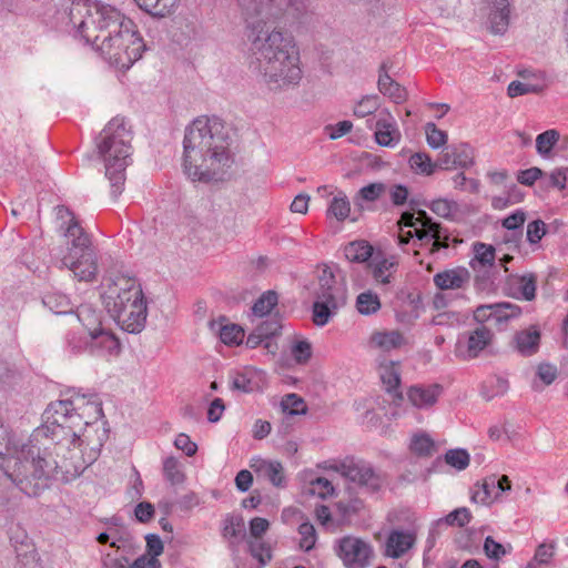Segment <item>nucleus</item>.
<instances>
[{
	"instance_id": "nucleus-1",
	"label": "nucleus",
	"mask_w": 568,
	"mask_h": 568,
	"mask_svg": "<svg viewBox=\"0 0 568 568\" xmlns=\"http://www.w3.org/2000/svg\"><path fill=\"white\" fill-rule=\"evenodd\" d=\"M244 17L251 67L270 90H285L302 79L300 54L291 38L268 21L298 19L306 12L305 0H235Z\"/></svg>"
},
{
	"instance_id": "nucleus-2",
	"label": "nucleus",
	"mask_w": 568,
	"mask_h": 568,
	"mask_svg": "<svg viewBox=\"0 0 568 568\" xmlns=\"http://www.w3.org/2000/svg\"><path fill=\"white\" fill-rule=\"evenodd\" d=\"M78 33L119 70L130 69L145 50L134 22L109 4L89 7Z\"/></svg>"
},
{
	"instance_id": "nucleus-3",
	"label": "nucleus",
	"mask_w": 568,
	"mask_h": 568,
	"mask_svg": "<svg viewBox=\"0 0 568 568\" xmlns=\"http://www.w3.org/2000/svg\"><path fill=\"white\" fill-rule=\"evenodd\" d=\"M182 160L193 182L223 181L234 162L224 123L217 118H196L185 129Z\"/></svg>"
},
{
	"instance_id": "nucleus-4",
	"label": "nucleus",
	"mask_w": 568,
	"mask_h": 568,
	"mask_svg": "<svg viewBox=\"0 0 568 568\" xmlns=\"http://www.w3.org/2000/svg\"><path fill=\"white\" fill-rule=\"evenodd\" d=\"M109 314L129 333H140L146 323L148 306L139 281L126 275L112 280L104 294Z\"/></svg>"
},
{
	"instance_id": "nucleus-5",
	"label": "nucleus",
	"mask_w": 568,
	"mask_h": 568,
	"mask_svg": "<svg viewBox=\"0 0 568 568\" xmlns=\"http://www.w3.org/2000/svg\"><path fill=\"white\" fill-rule=\"evenodd\" d=\"M133 133L123 118H113L99 135L98 150L105 165V175L111 183V193L118 197L124 186L125 169L132 159Z\"/></svg>"
},
{
	"instance_id": "nucleus-6",
	"label": "nucleus",
	"mask_w": 568,
	"mask_h": 568,
	"mask_svg": "<svg viewBox=\"0 0 568 568\" xmlns=\"http://www.w3.org/2000/svg\"><path fill=\"white\" fill-rule=\"evenodd\" d=\"M67 419L63 433L54 443V454L57 457L61 456V460L53 458L48 447L43 448L48 449L50 458L57 464L55 470L44 479V488L49 486L50 479L58 478L59 475L65 480L79 476L88 464L82 457V446L88 436L81 432L90 424L78 409L71 410Z\"/></svg>"
},
{
	"instance_id": "nucleus-7",
	"label": "nucleus",
	"mask_w": 568,
	"mask_h": 568,
	"mask_svg": "<svg viewBox=\"0 0 568 568\" xmlns=\"http://www.w3.org/2000/svg\"><path fill=\"white\" fill-rule=\"evenodd\" d=\"M399 233L398 245L404 247L414 240V245L428 250L435 254L442 248H447L450 242V234L440 223L435 222L425 211L404 212L398 221Z\"/></svg>"
},
{
	"instance_id": "nucleus-8",
	"label": "nucleus",
	"mask_w": 568,
	"mask_h": 568,
	"mask_svg": "<svg viewBox=\"0 0 568 568\" xmlns=\"http://www.w3.org/2000/svg\"><path fill=\"white\" fill-rule=\"evenodd\" d=\"M71 246L62 258V264L80 281L94 280L98 271L97 255L91 239L81 225L73 224L68 229Z\"/></svg>"
},
{
	"instance_id": "nucleus-9",
	"label": "nucleus",
	"mask_w": 568,
	"mask_h": 568,
	"mask_svg": "<svg viewBox=\"0 0 568 568\" xmlns=\"http://www.w3.org/2000/svg\"><path fill=\"white\" fill-rule=\"evenodd\" d=\"M334 469L343 477L365 488L368 493L378 491L385 483L384 476L364 460L345 458L336 463Z\"/></svg>"
},
{
	"instance_id": "nucleus-10",
	"label": "nucleus",
	"mask_w": 568,
	"mask_h": 568,
	"mask_svg": "<svg viewBox=\"0 0 568 568\" xmlns=\"http://www.w3.org/2000/svg\"><path fill=\"white\" fill-rule=\"evenodd\" d=\"M494 332L485 325L462 333L455 344V356L462 361H471L479 357L493 345Z\"/></svg>"
},
{
	"instance_id": "nucleus-11",
	"label": "nucleus",
	"mask_w": 568,
	"mask_h": 568,
	"mask_svg": "<svg viewBox=\"0 0 568 568\" xmlns=\"http://www.w3.org/2000/svg\"><path fill=\"white\" fill-rule=\"evenodd\" d=\"M335 550L346 568H367L375 556L373 546L355 536L338 539Z\"/></svg>"
},
{
	"instance_id": "nucleus-12",
	"label": "nucleus",
	"mask_w": 568,
	"mask_h": 568,
	"mask_svg": "<svg viewBox=\"0 0 568 568\" xmlns=\"http://www.w3.org/2000/svg\"><path fill=\"white\" fill-rule=\"evenodd\" d=\"M474 163L473 148L467 143L453 144L443 150L437 164L442 170L467 169Z\"/></svg>"
},
{
	"instance_id": "nucleus-13",
	"label": "nucleus",
	"mask_w": 568,
	"mask_h": 568,
	"mask_svg": "<svg viewBox=\"0 0 568 568\" xmlns=\"http://www.w3.org/2000/svg\"><path fill=\"white\" fill-rule=\"evenodd\" d=\"M398 266L396 255H387L382 251H377L373 258L368 262L367 267L377 284L386 285L393 280Z\"/></svg>"
},
{
	"instance_id": "nucleus-14",
	"label": "nucleus",
	"mask_w": 568,
	"mask_h": 568,
	"mask_svg": "<svg viewBox=\"0 0 568 568\" xmlns=\"http://www.w3.org/2000/svg\"><path fill=\"white\" fill-rule=\"evenodd\" d=\"M318 288L315 297L324 300L345 301V294L342 285L336 280L333 267L323 265L317 268Z\"/></svg>"
},
{
	"instance_id": "nucleus-15",
	"label": "nucleus",
	"mask_w": 568,
	"mask_h": 568,
	"mask_svg": "<svg viewBox=\"0 0 568 568\" xmlns=\"http://www.w3.org/2000/svg\"><path fill=\"white\" fill-rule=\"evenodd\" d=\"M74 410L73 398L61 399L49 404L45 409L47 423L50 425L48 429L51 432L52 439L57 440L63 433V426L68 422V416Z\"/></svg>"
},
{
	"instance_id": "nucleus-16",
	"label": "nucleus",
	"mask_w": 568,
	"mask_h": 568,
	"mask_svg": "<svg viewBox=\"0 0 568 568\" xmlns=\"http://www.w3.org/2000/svg\"><path fill=\"white\" fill-rule=\"evenodd\" d=\"M443 393V386L439 384H416L410 386L407 392L409 403L419 409L434 406Z\"/></svg>"
},
{
	"instance_id": "nucleus-17",
	"label": "nucleus",
	"mask_w": 568,
	"mask_h": 568,
	"mask_svg": "<svg viewBox=\"0 0 568 568\" xmlns=\"http://www.w3.org/2000/svg\"><path fill=\"white\" fill-rule=\"evenodd\" d=\"M540 338L541 333L539 327L537 325H530L515 333L513 344L520 355L531 356L538 352Z\"/></svg>"
},
{
	"instance_id": "nucleus-18",
	"label": "nucleus",
	"mask_w": 568,
	"mask_h": 568,
	"mask_svg": "<svg viewBox=\"0 0 568 568\" xmlns=\"http://www.w3.org/2000/svg\"><path fill=\"white\" fill-rule=\"evenodd\" d=\"M470 280L469 272L464 267H456L437 273L434 284L442 291L465 288Z\"/></svg>"
},
{
	"instance_id": "nucleus-19",
	"label": "nucleus",
	"mask_w": 568,
	"mask_h": 568,
	"mask_svg": "<svg viewBox=\"0 0 568 568\" xmlns=\"http://www.w3.org/2000/svg\"><path fill=\"white\" fill-rule=\"evenodd\" d=\"M376 142L382 146H394L400 141V132L390 114L378 118L375 130Z\"/></svg>"
},
{
	"instance_id": "nucleus-20",
	"label": "nucleus",
	"mask_w": 568,
	"mask_h": 568,
	"mask_svg": "<svg viewBox=\"0 0 568 568\" xmlns=\"http://www.w3.org/2000/svg\"><path fill=\"white\" fill-rule=\"evenodd\" d=\"M383 385L394 400L402 402L403 393L399 390L400 369L399 364L395 362L382 363L378 368Z\"/></svg>"
},
{
	"instance_id": "nucleus-21",
	"label": "nucleus",
	"mask_w": 568,
	"mask_h": 568,
	"mask_svg": "<svg viewBox=\"0 0 568 568\" xmlns=\"http://www.w3.org/2000/svg\"><path fill=\"white\" fill-rule=\"evenodd\" d=\"M90 346L93 352L101 355L116 356L121 351L119 338L110 331L103 327L90 335Z\"/></svg>"
},
{
	"instance_id": "nucleus-22",
	"label": "nucleus",
	"mask_w": 568,
	"mask_h": 568,
	"mask_svg": "<svg viewBox=\"0 0 568 568\" xmlns=\"http://www.w3.org/2000/svg\"><path fill=\"white\" fill-rule=\"evenodd\" d=\"M251 467L257 474L267 478L275 487H285L286 477L284 467L280 462L257 458L252 462Z\"/></svg>"
},
{
	"instance_id": "nucleus-23",
	"label": "nucleus",
	"mask_w": 568,
	"mask_h": 568,
	"mask_svg": "<svg viewBox=\"0 0 568 568\" xmlns=\"http://www.w3.org/2000/svg\"><path fill=\"white\" fill-rule=\"evenodd\" d=\"M488 21L494 33H504L509 26V2L508 0H488Z\"/></svg>"
},
{
	"instance_id": "nucleus-24",
	"label": "nucleus",
	"mask_w": 568,
	"mask_h": 568,
	"mask_svg": "<svg viewBox=\"0 0 568 568\" xmlns=\"http://www.w3.org/2000/svg\"><path fill=\"white\" fill-rule=\"evenodd\" d=\"M416 536L412 531L393 530L386 541V555L399 558L415 544Z\"/></svg>"
},
{
	"instance_id": "nucleus-25",
	"label": "nucleus",
	"mask_w": 568,
	"mask_h": 568,
	"mask_svg": "<svg viewBox=\"0 0 568 568\" xmlns=\"http://www.w3.org/2000/svg\"><path fill=\"white\" fill-rule=\"evenodd\" d=\"M405 343L404 335L397 329L374 332L369 337V347L382 352L400 348Z\"/></svg>"
},
{
	"instance_id": "nucleus-26",
	"label": "nucleus",
	"mask_w": 568,
	"mask_h": 568,
	"mask_svg": "<svg viewBox=\"0 0 568 568\" xmlns=\"http://www.w3.org/2000/svg\"><path fill=\"white\" fill-rule=\"evenodd\" d=\"M345 301H338V300H322L315 297L314 304H313V313H312V320L313 323L316 326H324L326 325L329 320L337 313V310L341 305H343Z\"/></svg>"
},
{
	"instance_id": "nucleus-27",
	"label": "nucleus",
	"mask_w": 568,
	"mask_h": 568,
	"mask_svg": "<svg viewBox=\"0 0 568 568\" xmlns=\"http://www.w3.org/2000/svg\"><path fill=\"white\" fill-rule=\"evenodd\" d=\"M73 406L74 409H78L82 414L90 425L103 417L102 404L95 396L90 398H87L85 396H75L73 398Z\"/></svg>"
},
{
	"instance_id": "nucleus-28",
	"label": "nucleus",
	"mask_w": 568,
	"mask_h": 568,
	"mask_svg": "<svg viewBox=\"0 0 568 568\" xmlns=\"http://www.w3.org/2000/svg\"><path fill=\"white\" fill-rule=\"evenodd\" d=\"M497 476L491 475L474 485L471 500L479 504H490L498 498L496 493Z\"/></svg>"
},
{
	"instance_id": "nucleus-29",
	"label": "nucleus",
	"mask_w": 568,
	"mask_h": 568,
	"mask_svg": "<svg viewBox=\"0 0 568 568\" xmlns=\"http://www.w3.org/2000/svg\"><path fill=\"white\" fill-rule=\"evenodd\" d=\"M375 253L374 247L365 240L353 241L344 247L345 257L353 263H368Z\"/></svg>"
},
{
	"instance_id": "nucleus-30",
	"label": "nucleus",
	"mask_w": 568,
	"mask_h": 568,
	"mask_svg": "<svg viewBox=\"0 0 568 568\" xmlns=\"http://www.w3.org/2000/svg\"><path fill=\"white\" fill-rule=\"evenodd\" d=\"M378 90L395 103H402L407 99L406 89L394 81L386 71L379 74Z\"/></svg>"
},
{
	"instance_id": "nucleus-31",
	"label": "nucleus",
	"mask_w": 568,
	"mask_h": 568,
	"mask_svg": "<svg viewBox=\"0 0 568 568\" xmlns=\"http://www.w3.org/2000/svg\"><path fill=\"white\" fill-rule=\"evenodd\" d=\"M520 315L521 308L517 304L509 302L495 303L491 321L501 329L509 321L518 318Z\"/></svg>"
},
{
	"instance_id": "nucleus-32",
	"label": "nucleus",
	"mask_w": 568,
	"mask_h": 568,
	"mask_svg": "<svg viewBox=\"0 0 568 568\" xmlns=\"http://www.w3.org/2000/svg\"><path fill=\"white\" fill-rule=\"evenodd\" d=\"M77 317L89 335L102 328L101 312L94 310L91 305H80L77 310Z\"/></svg>"
},
{
	"instance_id": "nucleus-33",
	"label": "nucleus",
	"mask_w": 568,
	"mask_h": 568,
	"mask_svg": "<svg viewBox=\"0 0 568 568\" xmlns=\"http://www.w3.org/2000/svg\"><path fill=\"white\" fill-rule=\"evenodd\" d=\"M257 377V373L251 368L236 372L232 378V388L243 393H252L260 387Z\"/></svg>"
},
{
	"instance_id": "nucleus-34",
	"label": "nucleus",
	"mask_w": 568,
	"mask_h": 568,
	"mask_svg": "<svg viewBox=\"0 0 568 568\" xmlns=\"http://www.w3.org/2000/svg\"><path fill=\"white\" fill-rule=\"evenodd\" d=\"M43 304L55 314H67L72 312L70 298L60 292L45 294L43 297Z\"/></svg>"
},
{
	"instance_id": "nucleus-35",
	"label": "nucleus",
	"mask_w": 568,
	"mask_h": 568,
	"mask_svg": "<svg viewBox=\"0 0 568 568\" xmlns=\"http://www.w3.org/2000/svg\"><path fill=\"white\" fill-rule=\"evenodd\" d=\"M408 162L415 173L423 175H432L438 168L437 161L433 162L432 158L425 152L414 153Z\"/></svg>"
},
{
	"instance_id": "nucleus-36",
	"label": "nucleus",
	"mask_w": 568,
	"mask_h": 568,
	"mask_svg": "<svg viewBox=\"0 0 568 568\" xmlns=\"http://www.w3.org/2000/svg\"><path fill=\"white\" fill-rule=\"evenodd\" d=\"M495 261V248L484 243L475 244V258L471 261V267H491Z\"/></svg>"
},
{
	"instance_id": "nucleus-37",
	"label": "nucleus",
	"mask_w": 568,
	"mask_h": 568,
	"mask_svg": "<svg viewBox=\"0 0 568 568\" xmlns=\"http://www.w3.org/2000/svg\"><path fill=\"white\" fill-rule=\"evenodd\" d=\"M381 306L378 295L372 291L363 292L356 298V308L363 315L375 314Z\"/></svg>"
},
{
	"instance_id": "nucleus-38",
	"label": "nucleus",
	"mask_w": 568,
	"mask_h": 568,
	"mask_svg": "<svg viewBox=\"0 0 568 568\" xmlns=\"http://www.w3.org/2000/svg\"><path fill=\"white\" fill-rule=\"evenodd\" d=\"M410 450L422 457L432 456L435 450V443L425 433L414 434L410 440Z\"/></svg>"
},
{
	"instance_id": "nucleus-39",
	"label": "nucleus",
	"mask_w": 568,
	"mask_h": 568,
	"mask_svg": "<svg viewBox=\"0 0 568 568\" xmlns=\"http://www.w3.org/2000/svg\"><path fill=\"white\" fill-rule=\"evenodd\" d=\"M349 212L351 204L347 196L343 192H338L328 205L327 216H334L338 221H344L348 217Z\"/></svg>"
},
{
	"instance_id": "nucleus-40",
	"label": "nucleus",
	"mask_w": 568,
	"mask_h": 568,
	"mask_svg": "<svg viewBox=\"0 0 568 568\" xmlns=\"http://www.w3.org/2000/svg\"><path fill=\"white\" fill-rule=\"evenodd\" d=\"M223 537L229 541L230 546H236L244 537V524L242 519H226L223 530Z\"/></svg>"
},
{
	"instance_id": "nucleus-41",
	"label": "nucleus",
	"mask_w": 568,
	"mask_h": 568,
	"mask_svg": "<svg viewBox=\"0 0 568 568\" xmlns=\"http://www.w3.org/2000/svg\"><path fill=\"white\" fill-rule=\"evenodd\" d=\"M473 516L468 508L460 507L453 511H450L447 516L439 519L437 521V525H446L452 527H465L467 524L470 523Z\"/></svg>"
},
{
	"instance_id": "nucleus-42",
	"label": "nucleus",
	"mask_w": 568,
	"mask_h": 568,
	"mask_svg": "<svg viewBox=\"0 0 568 568\" xmlns=\"http://www.w3.org/2000/svg\"><path fill=\"white\" fill-rule=\"evenodd\" d=\"M163 475L172 485L182 484L185 479L180 462L172 456L165 458L163 462Z\"/></svg>"
},
{
	"instance_id": "nucleus-43",
	"label": "nucleus",
	"mask_w": 568,
	"mask_h": 568,
	"mask_svg": "<svg viewBox=\"0 0 568 568\" xmlns=\"http://www.w3.org/2000/svg\"><path fill=\"white\" fill-rule=\"evenodd\" d=\"M175 0H134L143 11L153 16L164 17Z\"/></svg>"
},
{
	"instance_id": "nucleus-44",
	"label": "nucleus",
	"mask_w": 568,
	"mask_h": 568,
	"mask_svg": "<svg viewBox=\"0 0 568 568\" xmlns=\"http://www.w3.org/2000/svg\"><path fill=\"white\" fill-rule=\"evenodd\" d=\"M508 389V382L501 377H490L481 386V394L486 399L504 395Z\"/></svg>"
},
{
	"instance_id": "nucleus-45",
	"label": "nucleus",
	"mask_w": 568,
	"mask_h": 568,
	"mask_svg": "<svg viewBox=\"0 0 568 568\" xmlns=\"http://www.w3.org/2000/svg\"><path fill=\"white\" fill-rule=\"evenodd\" d=\"M559 136V132L555 129H550L538 134L536 138L537 152L542 156L548 155L554 145L558 142Z\"/></svg>"
},
{
	"instance_id": "nucleus-46",
	"label": "nucleus",
	"mask_w": 568,
	"mask_h": 568,
	"mask_svg": "<svg viewBox=\"0 0 568 568\" xmlns=\"http://www.w3.org/2000/svg\"><path fill=\"white\" fill-rule=\"evenodd\" d=\"M556 549L557 542L555 540L544 541L537 546L532 558L540 566L549 567L552 565V559L556 555Z\"/></svg>"
},
{
	"instance_id": "nucleus-47",
	"label": "nucleus",
	"mask_w": 568,
	"mask_h": 568,
	"mask_svg": "<svg viewBox=\"0 0 568 568\" xmlns=\"http://www.w3.org/2000/svg\"><path fill=\"white\" fill-rule=\"evenodd\" d=\"M277 305V294L273 291H267L254 303L252 311L256 316H265Z\"/></svg>"
},
{
	"instance_id": "nucleus-48",
	"label": "nucleus",
	"mask_w": 568,
	"mask_h": 568,
	"mask_svg": "<svg viewBox=\"0 0 568 568\" xmlns=\"http://www.w3.org/2000/svg\"><path fill=\"white\" fill-rule=\"evenodd\" d=\"M544 82L530 83L525 81H513L507 89L508 95L510 98H516L519 95L528 94V93H539L544 90Z\"/></svg>"
},
{
	"instance_id": "nucleus-49",
	"label": "nucleus",
	"mask_w": 568,
	"mask_h": 568,
	"mask_svg": "<svg viewBox=\"0 0 568 568\" xmlns=\"http://www.w3.org/2000/svg\"><path fill=\"white\" fill-rule=\"evenodd\" d=\"M244 338V331L236 324L223 325L220 329V339L229 346L240 345Z\"/></svg>"
},
{
	"instance_id": "nucleus-50",
	"label": "nucleus",
	"mask_w": 568,
	"mask_h": 568,
	"mask_svg": "<svg viewBox=\"0 0 568 568\" xmlns=\"http://www.w3.org/2000/svg\"><path fill=\"white\" fill-rule=\"evenodd\" d=\"M298 534L301 536L300 548L304 551H311L317 540L314 526L310 521L302 523L298 526Z\"/></svg>"
},
{
	"instance_id": "nucleus-51",
	"label": "nucleus",
	"mask_w": 568,
	"mask_h": 568,
	"mask_svg": "<svg viewBox=\"0 0 568 568\" xmlns=\"http://www.w3.org/2000/svg\"><path fill=\"white\" fill-rule=\"evenodd\" d=\"M428 209L440 217L450 219L457 211V203L447 199H437L432 201Z\"/></svg>"
},
{
	"instance_id": "nucleus-52",
	"label": "nucleus",
	"mask_w": 568,
	"mask_h": 568,
	"mask_svg": "<svg viewBox=\"0 0 568 568\" xmlns=\"http://www.w3.org/2000/svg\"><path fill=\"white\" fill-rule=\"evenodd\" d=\"M291 355L298 364H306L312 357V345L306 339H296L291 346Z\"/></svg>"
},
{
	"instance_id": "nucleus-53",
	"label": "nucleus",
	"mask_w": 568,
	"mask_h": 568,
	"mask_svg": "<svg viewBox=\"0 0 568 568\" xmlns=\"http://www.w3.org/2000/svg\"><path fill=\"white\" fill-rule=\"evenodd\" d=\"M426 140L430 148L438 149L447 143L448 135L445 131L438 129L435 123L425 125Z\"/></svg>"
},
{
	"instance_id": "nucleus-54",
	"label": "nucleus",
	"mask_w": 568,
	"mask_h": 568,
	"mask_svg": "<svg viewBox=\"0 0 568 568\" xmlns=\"http://www.w3.org/2000/svg\"><path fill=\"white\" fill-rule=\"evenodd\" d=\"M568 168L556 169L550 174H545L541 181V185L546 189L556 187L564 190L567 182Z\"/></svg>"
},
{
	"instance_id": "nucleus-55",
	"label": "nucleus",
	"mask_w": 568,
	"mask_h": 568,
	"mask_svg": "<svg viewBox=\"0 0 568 568\" xmlns=\"http://www.w3.org/2000/svg\"><path fill=\"white\" fill-rule=\"evenodd\" d=\"M378 106L379 104L377 95H366L355 105L354 115L358 118H365L374 113Z\"/></svg>"
},
{
	"instance_id": "nucleus-56",
	"label": "nucleus",
	"mask_w": 568,
	"mask_h": 568,
	"mask_svg": "<svg viewBox=\"0 0 568 568\" xmlns=\"http://www.w3.org/2000/svg\"><path fill=\"white\" fill-rule=\"evenodd\" d=\"M283 412L290 415H297L305 413L306 406L304 400L296 394L286 395L281 403Z\"/></svg>"
},
{
	"instance_id": "nucleus-57",
	"label": "nucleus",
	"mask_w": 568,
	"mask_h": 568,
	"mask_svg": "<svg viewBox=\"0 0 568 568\" xmlns=\"http://www.w3.org/2000/svg\"><path fill=\"white\" fill-rule=\"evenodd\" d=\"M445 460L448 465L463 470L469 464V455L464 449H450L446 453Z\"/></svg>"
},
{
	"instance_id": "nucleus-58",
	"label": "nucleus",
	"mask_w": 568,
	"mask_h": 568,
	"mask_svg": "<svg viewBox=\"0 0 568 568\" xmlns=\"http://www.w3.org/2000/svg\"><path fill=\"white\" fill-rule=\"evenodd\" d=\"M537 277L534 274H527L519 277V290L526 301H531L536 296Z\"/></svg>"
},
{
	"instance_id": "nucleus-59",
	"label": "nucleus",
	"mask_w": 568,
	"mask_h": 568,
	"mask_svg": "<svg viewBox=\"0 0 568 568\" xmlns=\"http://www.w3.org/2000/svg\"><path fill=\"white\" fill-rule=\"evenodd\" d=\"M452 181L456 190L469 193H478L479 191V182L474 179H468L463 172L457 173Z\"/></svg>"
},
{
	"instance_id": "nucleus-60",
	"label": "nucleus",
	"mask_w": 568,
	"mask_h": 568,
	"mask_svg": "<svg viewBox=\"0 0 568 568\" xmlns=\"http://www.w3.org/2000/svg\"><path fill=\"white\" fill-rule=\"evenodd\" d=\"M484 551L488 558L494 560H499L507 554L505 546L497 542L491 536L486 537L484 541Z\"/></svg>"
},
{
	"instance_id": "nucleus-61",
	"label": "nucleus",
	"mask_w": 568,
	"mask_h": 568,
	"mask_svg": "<svg viewBox=\"0 0 568 568\" xmlns=\"http://www.w3.org/2000/svg\"><path fill=\"white\" fill-rule=\"evenodd\" d=\"M526 212L521 209L516 210L510 215L506 216L501 221V226L507 230H520L523 229L524 223L526 222Z\"/></svg>"
},
{
	"instance_id": "nucleus-62",
	"label": "nucleus",
	"mask_w": 568,
	"mask_h": 568,
	"mask_svg": "<svg viewBox=\"0 0 568 568\" xmlns=\"http://www.w3.org/2000/svg\"><path fill=\"white\" fill-rule=\"evenodd\" d=\"M544 171L539 168L532 166L527 170H521L518 172L517 181L526 186H532L535 182L539 179H544Z\"/></svg>"
},
{
	"instance_id": "nucleus-63",
	"label": "nucleus",
	"mask_w": 568,
	"mask_h": 568,
	"mask_svg": "<svg viewBox=\"0 0 568 568\" xmlns=\"http://www.w3.org/2000/svg\"><path fill=\"white\" fill-rule=\"evenodd\" d=\"M282 328L281 322L278 318H270L262 322L257 327L256 332H258L260 336L268 339L270 337L280 333Z\"/></svg>"
},
{
	"instance_id": "nucleus-64",
	"label": "nucleus",
	"mask_w": 568,
	"mask_h": 568,
	"mask_svg": "<svg viewBox=\"0 0 568 568\" xmlns=\"http://www.w3.org/2000/svg\"><path fill=\"white\" fill-rule=\"evenodd\" d=\"M385 185L383 183H372L358 191V197L367 202H374L385 192Z\"/></svg>"
}]
</instances>
